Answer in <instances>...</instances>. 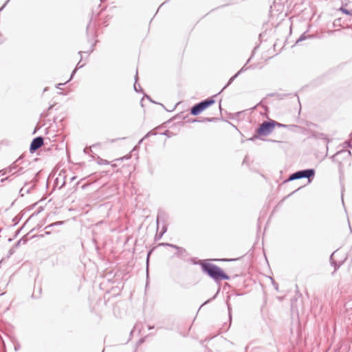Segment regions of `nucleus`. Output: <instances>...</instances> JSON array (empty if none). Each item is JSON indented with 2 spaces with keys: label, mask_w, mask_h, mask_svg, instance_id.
Masks as SVG:
<instances>
[{
  "label": "nucleus",
  "mask_w": 352,
  "mask_h": 352,
  "mask_svg": "<svg viewBox=\"0 0 352 352\" xmlns=\"http://www.w3.org/2000/svg\"><path fill=\"white\" fill-rule=\"evenodd\" d=\"M201 270L204 273L217 282L221 280H229L230 276L217 265L208 263L206 261H201L199 262Z\"/></svg>",
  "instance_id": "obj_1"
},
{
  "label": "nucleus",
  "mask_w": 352,
  "mask_h": 352,
  "mask_svg": "<svg viewBox=\"0 0 352 352\" xmlns=\"http://www.w3.org/2000/svg\"><path fill=\"white\" fill-rule=\"evenodd\" d=\"M276 124H277V122L273 120L264 121L256 132L260 136H267L273 131Z\"/></svg>",
  "instance_id": "obj_2"
},
{
  "label": "nucleus",
  "mask_w": 352,
  "mask_h": 352,
  "mask_svg": "<svg viewBox=\"0 0 352 352\" xmlns=\"http://www.w3.org/2000/svg\"><path fill=\"white\" fill-rule=\"evenodd\" d=\"M214 102L215 100L212 98L202 100L200 102H198L192 107V108L190 109V113L192 116H197L204 110L207 109L208 107L214 104Z\"/></svg>",
  "instance_id": "obj_3"
},
{
  "label": "nucleus",
  "mask_w": 352,
  "mask_h": 352,
  "mask_svg": "<svg viewBox=\"0 0 352 352\" xmlns=\"http://www.w3.org/2000/svg\"><path fill=\"white\" fill-rule=\"evenodd\" d=\"M315 175V170L312 168H308L305 170H301L296 171L292 174H291L287 179V182L293 181L296 179H299L302 178H307L309 182H310V179L313 178Z\"/></svg>",
  "instance_id": "obj_4"
},
{
  "label": "nucleus",
  "mask_w": 352,
  "mask_h": 352,
  "mask_svg": "<svg viewBox=\"0 0 352 352\" xmlns=\"http://www.w3.org/2000/svg\"><path fill=\"white\" fill-rule=\"evenodd\" d=\"M166 218H167V214L165 212H164L163 210L158 211L157 217V228H159L160 221H162L164 222V225L162 226L161 232L159 234V235L156 234V236H155L158 239H160L167 230V225L165 223Z\"/></svg>",
  "instance_id": "obj_5"
},
{
  "label": "nucleus",
  "mask_w": 352,
  "mask_h": 352,
  "mask_svg": "<svg viewBox=\"0 0 352 352\" xmlns=\"http://www.w3.org/2000/svg\"><path fill=\"white\" fill-rule=\"evenodd\" d=\"M87 35L89 40V42L91 43V50L89 53L94 51V47L96 45V41L94 43L93 39L96 36V33L95 31V24H92L91 21L87 25Z\"/></svg>",
  "instance_id": "obj_6"
},
{
  "label": "nucleus",
  "mask_w": 352,
  "mask_h": 352,
  "mask_svg": "<svg viewBox=\"0 0 352 352\" xmlns=\"http://www.w3.org/2000/svg\"><path fill=\"white\" fill-rule=\"evenodd\" d=\"M43 144V138L41 136L36 137L33 139L30 146V151L31 153L35 152Z\"/></svg>",
  "instance_id": "obj_7"
},
{
  "label": "nucleus",
  "mask_w": 352,
  "mask_h": 352,
  "mask_svg": "<svg viewBox=\"0 0 352 352\" xmlns=\"http://www.w3.org/2000/svg\"><path fill=\"white\" fill-rule=\"evenodd\" d=\"M160 245L169 246V247L176 249L177 252L175 253V255L177 256L185 257L187 256L186 250L182 247H179V246H177L176 245L170 244V243H162L160 244Z\"/></svg>",
  "instance_id": "obj_8"
},
{
  "label": "nucleus",
  "mask_w": 352,
  "mask_h": 352,
  "mask_svg": "<svg viewBox=\"0 0 352 352\" xmlns=\"http://www.w3.org/2000/svg\"><path fill=\"white\" fill-rule=\"evenodd\" d=\"M341 155L343 156L344 157H349L351 155V151L349 150H341L337 152L335 155H333L331 157V159L333 161H338V157Z\"/></svg>",
  "instance_id": "obj_9"
},
{
  "label": "nucleus",
  "mask_w": 352,
  "mask_h": 352,
  "mask_svg": "<svg viewBox=\"0 0 352 352\" xmlns=\"http://www.w3.org/2000/svg\"><path fill=\"white\" fill-rule=\"evenodd\" d=\"M18 160H16L13 164H12L6 170V173H12V175L17 174L21 175L22 172V168H19L18 170L15 171V169L16 168V166L15 164L17 162Z\"/></svg>",
  "instance_id": "obj_10"
},
{
  "label": "nucleus",
  "mask_w": 352,
  "mask_h": 352,
  "mask_svg": "<svg viewBox=\"0 0 352 352\" xmlns=\"http://www.w3.org/2000/svg\"><path fill=\"white\" fill-rule=\"evenodd\" d=\"M63 221H57V222H55V223H52V224H50V225H49V226H46V227H45V230H46V231H45V234H50V230H50L51 228H52V227H54V226H55L61 225V224H63Z\"/></svg>",
  "instance_id": "obj_11"
},
{
  "label": "nucleus",
  "mask_w": 352,
  "mask_h": 352,
  "mask_svg": "<svg viewBox=\"0 0 352 352\" xmlns=\"http://www.w3.org/2000/svg\"><path fill=\"white\" fill-rule=\"evenodd\" d=\"M230 298V296H228L227 297V300H226V305H227V307H228V314H229V318H230V320H231V318H232V316H231V311H232V308H231V306H230V304L228 302V300Z\"/></svg>",
  "instance_id": "obj_12"
},
{
  "label": "nucleus",
  "mask_w": 352,
  "mask_h": 352,
  "mask_svg": "<svg viewBox=\"0 0 352 352\" xmlns=\"http://www.w3.org/2000/svg\"><path fill=\"white\" fill-rule=\"evenodd\" d=\"M334 254H335V252L331 254V256L330 257V261H331V265L334 266L335 271H336L340 267V265H337V263L333 260Z\"/></svg>",
  "instance_id": "obj_13"
},
{
  "label": "nucleus",
  "mask_w": 352,
  "mask_h": 352,
  "mask_svg": "<svg viewBox=\"0 0 352 352\" xmlns=\"http://www.w3.org/2000/svg\"><path fill=\"white\" fill-rule=\"evenodd\" d=\"M84 66V64L81 65L80 64V60L78 63L76 67V69L72 72V74L71 75V78L70 79H72L74 75V74L76 73V70Z\"/></svg>",
  "instance_id": "obj_14"
},
{
  "label": "nucleus",
  "mask_w": 352,
  "mask_h": 352,
  "mask_svg": "<svg viewBox=\"0 0 352 352\" xmlns=\"http://www.w3.org/2000/svg\"><path fill=\"white\" fill-rule=\"evenodd\" d=\"M238 76V74H236L234 76H233L232 78H230L228 82L227 83V85L226 86H224V87L223 88V89L221 91H223V89H225L227 87H228L232 82L233 80Z\"/></svg>",
  "instance_id": "obj_15"
},
{
  "label": "nucleus",
  "mask_w": 352,
  "mask_h": 352,
  "mask_svg": "<svg viewBox=\"0 0 352 352\" xmlns=\"http://www.w3.org/2000/svg\"><path fill=\"white\" fill-rule=\"evenodd\" d=\"M138 78V72H136V75H135V82L134 86H133V87H134V90H135L136 92H139V91L141 90V89H138V87H140V85H138V86H137V85H136V82H137Z\"/></svg>",
  "instance_id": "obj_16"
},
{
  "label": "nucleus",
  "mask_w": 352,
  "mask_h": 352,
  "mask_svg": "<svg viewBox=\"0 0 352 352\" xmlns=\"http://www.w3.org/2000/svg\"><path fill=\"white\" fill-rule=\"evenodd\" d=\"M138 78V72H136V75H135V82L134 86H133V87H134V90H135L136 92H139V91L141 90V89H138V87H140V85H138V86H137V85H136V82H137Z\"/></svg>",
  "instance_id": "obj_17"
},
{
  "label": "nucleus",
  "mask_w": 352,
  "mask_h": 352,
  "mask_svg": "<svg viewBox=\"0 0 352 352\" xmlns=\"http://www.w3.org/2000/svg\"><path fill=\"white\" fill-rule=\"evenodd\" d=\"M308 37H312V36H310L309 35L308 36H305V33H304L303 34H302L299 38L296 41V43H298L302 41H304L305 40L306 38H307Z\"/></svg>",
  "instance_id": "obj_18"
},
{
  "label": "nucleus",
  "mask_w": 352,
  "mask_h": 352,
  "mask_svg": "<svg viewBox=\"0 0 352 352\" xmlns=\"http://www.w3.org/2000/svg\"><path fill=\"white\" fill-rule=\"evenodd\" d=\"M98 163L100 165L109 164V162L106 160L98 157Z\"/></svg>",
  "instance_id": "obj_19"
},
{
  "label": "nucleus",
  "mask_w": 352,
  "mask_h": 352,
  "mask_svg": "<svg viewBox=\"0 0 352 352\" xmlns=\"http://www.w3.org/2000/svg\"><path fill=\"white\" fill-rule=\"evenodd\" d=\"M219 289L217 291V294H215V295H214L212 298H210V299H209V300H206V302H204L201 306H203V305H204L207 304L208 302H209L210 301H211V300H214V299L216 298V296H217V294L219 293Z\"/></svg>",
  "instance_id": "obj_20"
},
{
  "label": "nucleus",
  "mask_w": 352,
  "mask_h": 352,
  "mask_svg": "<svg viewBox=\"0 0 352 352\" xmlns=\"http://www.w3.org/2000/svg\"><path fill=\"white\" fill-rule=\"evenodd\" d=\"M247 69H248V67H245V65H244V66H243V67H242V68H241V69H240V70H239L236 74H238V76H239L241 73H242V72H243L246 71Z\"/></svg>",
  "instance_id": "obj_21"
},
{
  "label": "nucleus",
  "mask_w": 352,
  "mask_h": 352,
  "mask_svg": "<svg viewBox=\"0 0 352 352\" xmlns=\"http://www.w3.org/2000/svg\"><path fill=\"white\" fill-rule=\"evenodd\" d=\"M276 126H278L279 127H283V128H287L288 127V125L280 124L279 122H277V124H276Z\"/></svg>",
  "instance_id": "obj_22"
},
{
  "label": "nucleus",
  "mask_w": 352,
  "mask_h": 352,
  "mask_svg": "<svg viewBox=\"0 0 352 352\" xmlns=\"http://www.w3.org/2000/svg\"><path fill=\"white\" fill-rule=\"evenodd\" d=\"M341 10L342 12L345 13L346 14H350V12L345 8H341Z\"/></svg>",
  "instance_id": "obj_23"
},
{
  "label": "nucleus",
  "mask_w": 352,
  "mask_h": 352,
  "mask_svg": "<svg viewBox=\"0 0 352 352\" xmlns=\"http://www.w3.org/2000/svg\"><path fill=\"white\" fill-rule=\"evenodd\" d=\"M9 1L10 0H7L4 5L0 8V12L5 8V6H6Z\"/></svg>",
  "instance_id": "obj_24"
},
{
  "label": "nucleus",
  "mask_w": 352,
  "mask_h": 352,
  "mask_svg": "<svg viewBox=\"0 0 352 352\" xmlns=\"http://www.w3.org/2000/svg\"><path fill=\"white\" fill-rule=\"evenodd\" d=\"M25 190L27 192H29V189L25 190V187H23V188L21 189V191H20V192H22L23 191H25Z\"/></svg>",
  "instance_id": "obj_25"
},
{
  "label": "nucleus",
  "mask_w": 352,
  "mask_h": 352,
  "mask_svg": "<svg viewBox=\"0 0 352 352\" xmlns=\"http://www.w3.org/2000/svg\"><path fill=\"white\" fill-rule=\"evenodd\" d=\"M63 85H64L63 83H59V84H58V85H57V88H58V89H61V86H63Z\"/></svg>",
  "instance_id": "obj_26"
},
{
  "label": "nucleus",
  "mask_w": 352,
  "mask_h": 352,
  "mask_svg": "<svg viewBox=\"0 0 352 352\" xmlns=\"http://www.w3.org/2000/svg\"><path fill=\"white\" fill-rule=\"evenodd\" d=\"M151 254V251H150L148 253V255H147V264L148 263V258H149V256Z\"/></svg>",
  "instance_id": "obj_27"
},
{
  "label": "nucleus",
  "mask_w": 352,
  "mask_h": 352,
  "mask_svg": "<svg viewBox=\"0 0 352 352\" xmlns=\"http://www.w3.org/2000/svg\"><path fill=\"white\" fill-rule=\"evenodd\" d=\"M153 134L151 131L148 132L144 138H146L147 137H148L150 135Z\"/></svg>",
  "instance_id": "obj_28"
},
{
  "label": "nucleus",
  "mask_w": 352,
  "mask_h": 352,
  "mask_svg": "<svg viewBox=\"0 0 352 352\" xmlns=\"http://www.w3.org/2000/svg\"><path fill=\"white\" fill-rule=\"evenodd\" d=\"M84 152H85V153H89V148H85L84 149Z\"/></svg>",
  "instance_id": "obj_29"
},
{
  "label": "nucleus",
  "mask_w": 352,
  "mask_h": 352,
  "mask_svg": "<svg viewBox=\"0 0 352 352\" xmlns=\"http://www.w3.org/2000/svg\"><path fill=\"white\" fill-rule=\"evenodd\" d=\"M213 119H214V118H206V120L207 121H208V122H211V121H212V120H213Z\"/></svg>",
  "instance_id": "obj_30"
},
{
  "label": "nucleus",
  "mask_w": 352,
  "mask_h": 352,
  "mask_svg": "<svg viewBox=\"0 0 352 352\" xmlns=\"http://www.w3.org/2000/svg\"><path fill=\"white\" fill-rule=\"evenodd\" d=\"M76 177H71V178H70V181H71V182H73L74 179H76Z\"/></svg>",
  "instance_id": "obj_31"
},
{
  "label": "nucleus",
  "mask_w": 352,
  "mask_h": 352,
  "mask_svg": "<svg viewBox=\"0 0 352 352\" xmlns=\"http://www.w3.org/2000/svg\"><path fill=\"white\" fill-rule=\"evenodd\" d=\"M19 347H20L19 344L15 345V346H14L15 350H17L18 349H19Z\"/></svg>",
  "instance_id": "obj_32"
},
{
  "label": "nucleus",
  "mask_w": 352,
  "mask_h": 352,
  "mask_svg": "<svg viewBox=\"0 0 352 352\" xmlns=\"http://www.w3.org/2000/svg\"><path fill=\"white\" fill-rule=\"evenodd\" d=\"M321 136L322 137L323 139L327 140V137L325 135L321 134Z\"/></svg>",
  "instance_id": "obj_33"
},
{
  "label": "nucleus",
  "mask_w": 352,
  "mask_h": 352,
  "mask_svg": "<svg viewBox=\"0 0 352 352\" xmlns=\"http://www.w3.org/2000/svg\"><path fill=\"white\" fill-rule=\"evenodd\" d=\"M345 143L347 144L349 147L352 148V145H351L349 143H348L347 142H346Z\"/></svg>",
  "instance_id": "obj_34"
},
{
  "label": "nucleus",
  "mask_w": 352,
  "mask_h": 352,
  "mask_svg": "<svg viewBox=\"0 0 352 352\" xmlns=\"http://www.w3.org/2000/svg\"><path fill=\"white\" fill-rule=\"evenodd\" d=\"M82 53H84V52L80 51V52H78V54H79L80 56L82 55Z\"/></svg>",
  "instance_id": "obj_35"
},
{
  "label": "nucleus",
  "mask_w": 352,
  "mask_h": 352,
  "mask_svg": "<svg viewBox=\"0 0 352 352\" xmlns=\"http://www.w3.org/2000/svg\"><path fill=\"white\" fill-rule=\"evenodd\" d=\"M257 138V137H256V136H254V137H253V138H250V140H254V138Z\"/></svg>",
  "instance_id": "obj_36"
},
{
  "label": "nucleus",
  "mask_w": 352,
  "mask_h": 352,
  "mask_svg": "<svg viewBox=\"0 0 352 352\" xmlns=\"http://www.w3.org/2000/svg\"><path fill=\"white\" fill-rule=\"evenodd\" d=\"M146 96V98H147L148 100H150L151 101H152V100H151V98H150L148 96Z\"/></svg>",
  "instance_id": "obj_37"
},
{
  "label": "nucleus",
  "mask_w": 352,
  "mask_h": 352,
  "mask_svg": "<svg viewBox=\"0 0 352 352\" xmlns=\"http://www.w3.org/2000/svg\"><path fill=\"white\" fill-rule=\"evenodd\" d=\"M153 328H154V327H148V329H152Z\"/></svg>",
  "instance_id": "obj_38"
},
{
  "label": "nucleus",
  "mask_w": 352,
  "mask_h": 352,
  "mask_svg": "<svg viewBox=\"0 0 352 352\" xmlns=\"http://www.w3.org/2000/svg\"><path fill=\"white\" fill-rule=\"evenodd\" d=\"M8 177H6V179H1V181L3 182V180H6V179H8Z\"/></svg>",
  "instance_id": "obj_39"
},
{
  "label": "nucleus",
  "mask_w": 352,
  "mask_h": 352,
  "mask_svg": "<svg viewBox=\"0 0 352 352\" xmlns=\"http://www.w3.org/2000/svg\"><path fill=\"white\" fill-rule=\"evenodd\" d=\"M297 191H298V189H296L295 191H293V192L292 194L295 193V192H297Z\"/></svg>",
  "instance_id": "obj_40"
},
{
  "label": "nucleus",
  "mask_w": 352,
  "mask_h": 352,
  "mask_svg": "<svg viewBox=\"0 0 352 352\" xmlns=\"http://www.w3.org/2000/svg\"><path fill=\"white\" fill-rule=\"evenodd\" d=\"M297 191H298V189H296L295 191H293V192L292 194L295 193V192H297Z\"/></svg>",
  "instance_id": "obj_41"
},
{
  "label": "nucleus",
  "mask_w": 352,
  "mask_h": 352,
  "mask_svg": "<svg viewBox=\"0 0 352 352\" xmlns=\"http://www.w3.org/2000/svg\"><path fill=\"white\" fill-rule=\"evenodd\" d=\"M297 191H298V189H296L295 191H293V192L292 194L295 193V192H297Z\"/></svg>",
  "instance_id": "obj_42"
},
{
  "label": "nucleus",
  "mask_w": 352,
  "mask_h": 352,
  "mask_svg": "<svg viewBox=\"0 0 352 352\" xmlns=\"http://www.w3.org/2000/svg\"><path fill=\"white\" fill-rule=\"evenodd\" d=\"M52 108V106H50L48 109V110H50Z\"/></svg>",
  "instance_id": "obj_43"
}]
</instances>
